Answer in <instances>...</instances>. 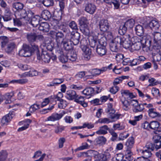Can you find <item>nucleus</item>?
Returning <instances> with one entry per match:
<instances>
[{
  "label": "nucleus",
  "mask_w": 161,
  "mask_h": 161,
  "mask_svg": "<svg viewBox=\"0 0 161 161\" xmlns=\"http://www.w3.org/2000/svg\"><path fill=\"white\" fill-rule=\"evenodd\" d=\"M63 115L60 114H52L51 116L48 117L46 121H54L58 120L60 119L62 117Z\"/></svg>",
  "instance_id": "5701e85b"
},
{
  "label": "nucleus",
  "mask_w": 161,
  "mask_h": 161,
  "mask_svg": "<svg viewBox=\"0 0 161 161\" xmlns=\"http://www.w3.org/2000/svg\"><path fill=\"white\" fill-rule=\"evenodd\" d=\"M80 34L78 32H72L70 35L69 40L74 45H77L79 42Z\"/></svg>",
  "instance_id": "1a4fd4ad"
},
{
  "label": "nucleus",
  "mask_w": 161,
  "mask_h": 161,
  "mask_svg": "<svg viewBox=\"0 0 161 161\" xmlns=\"http://www.w3.org/2000/svg\"><path fill=\"white\" fill-rule=\"evenodd\" d=\"M62 13V11H54L53 15L54 17H56L57 19H54L52 22V24L56 23L57 25L59 24V19H61Z\"/></svg>",
  "instance_id": "aec40b11"
},
{
  "label": "nucleus",
  "mask_w": 161,
  "mask_h": 161,
  "mask_svg": "<svg viewBox=\"0 0 161 161\" xmlns=\"http://www.w3.org/2000/svg\"><path fill=\"white\" fill-rule=\"evenodd\" d=\"M43 3L45 6L48 7L53 5V0H44Z\"/></svg>",
  "instance_id": "864d4df0"
},
{
  "label": "nucleus",
  "mask_w": 161,
  "mask_h": 161,
  "mask_svg": "<svg viewBox=\"0 0 161 161\" xmlns=\"http://www.w3.org/2000/svg\"><path fill=\"white\" fill-rule=\"evenodd\" d=\"M125 132L120 133L119 136V140H124V139L126 138L129 136V134L127 133L126 135H125Z\"/></svg>",
  "instance_id": "338daca9"
},
{
  "label": "nucleus",
  "mask_w": 161,
  "mask_h": 161,
  "mask_svg": "<svg viewBox=\"0 0 161 161\" xmlns=\"http://www.w3.org/2000/svg\"><path fill=\"white\" fill-rule=\"evenodd\" d=\"M130 41L131 45H132V44H134L135 43H136L138 41H140L141 39L136 36H133L132 35H130Z\"/></svg>",
  "instance_id": "a18cd8bd"
},
{
  "label": "nucleus",
  "mask_w": 161,
  "mask_h": 161,
  "mask_svg": "<svg viewBox=\"0 0 161 161\" xmlns=\"http://www.w3.org/2000/svg\"><path fill=\"white\" fill-rule=\"evenodd\" d=\"M101 41V39H96L93 38L89 41V44L91 47L92 48L97 47V46L100 44L99 42Z\"/></svg>",
  "instance_id": "c85d7f7f"
},
{
  "label": "nucleus",
  "mask_w": 161,
  "mask_h": 161,
  "mask_svg": "<svg viewBox=\"0 0 161 161\" xmlns=\"http://www.w3.org/2000/svg\"><path fill=\"white\" fill-rule=\"evenodd\" d=\"M42 17H44L46 16L47 18H50L52 16V14L50 13L49 11H43L42 13Z\"/></svg>",
  "instance_id": "0e129e2a"
},
{
  "label": "nucleus",
  "mask_w": 161,
  "mask_h": 161,
  "mask_svg": "<svg viewBox=\"0 0 161 161\" xmlns=\"http://www.w3.org/2000/svg\"><path fill=\"white\" fill-rule=\"evenodd\" d=\"M38 75V72L35 70H31L28 72H25L23 74V76L24 77L26 76H29L33 77L36 76Z\"/></svg>",
  "instance_id": "e433bc0d"
},
{
  "label": "nucleus",
  "mask_w": 161,
  "mask_h": 161,
  "mask_svg": "<svg viewBox=\"0 0 161 161\" xmlns=\"http://www.w3.org/2000/svg\"><path fill=\"white\" fill-rule=\"evenodd\" d=\"M68 60L73 62L76 60L77 58V54L73 50L69 51L67 54Z\"/></svg>",
  "instance_id": "b1692460"
},
{
  "label": "nucleus",
  "mask_w": 161,
  "mask_h": 161,
  "mask_svg": "<svg viewBox=\"0 0 161 161\" xmlns=\"http://www.w3.org/2000/svg\"><path fill=\"white\" fill-rule=\"evenodd\" d=\"M1 40V47H4L6 44L8 42V40L7 38L5 36H3L0 38Z\"/></svg>",
  "instance_id": "603ef678"
},
{
  "label": "nucleus",
  "mask_w": 161,
  "mask_h": 161,
  "mask_svg": "<svg viewBox=\"0 0 161 161\" xmlns=\"http://www.w3.org/2000/svg\"><path fill=\"white\" fill-rule=\"evenodd\" d=\"M146 105L147 103H146L138 104L134 108H132V111L135 113L142 112L144 109V105Z\"/></svg>",
  "instance_id": "a878e982"
},
{
  "label": "nucleus",
  "mask_w": 161,
  "mask_h": 161,
  "mask_svg": "<svg viewBox=\"0 0 161 161\" xmlns=\"http://www.w3.org/2000/svg\"><path fill=\"white\" fill-rule=\"evenodd\" d=\"M105 32V35L106 36L105 37H102L105 38V41H106V38L108 40H111L113 38V36L111 32L107 31Z\"/></svg>",
  "instance_id": "5fc2aeb1"
},
{
  "label": "nucleus",
  "mask_w": 161,
  "mask_h": 161,
  "mask_svg": "<svg viewBox=\"0 0 161 161\" xmlns=\"http://www.w3.org/2000/svg\"><path fill=\"white\" fill-rule=\"evenodd\" d=\"M13 114L12 113H9L8 114L4 116L2 119L1 122L2 125H7L12 119L13 117Z\"/></svg>",
  "instance_id": "6ab92c4d"
},
{
  "label": "nucleus",
  "mask_w": 161,
  "mask_h": 161,
  "mask_svg": "<svg viewBox=\"0 0 161 161\" xmlns=\"http://www.w3.org/2000/svg\"><path fill=\"white\" fill-rule=\"evenodd\" d=\"M51 34L56 36V40L57 43V47H61V43L64 41V34L61 32H52Z\"/></svg>",
  "instance_id": "ddd939ff"
},
{
  "label": "nucleus",
  "mask_w": 161,
  "mask_h": 161,
  "mask_svg": "<svg viewBox=\"0 0 161 161\" xmlns=\"http://www.w3.org/2000/svg\"><path fill=\"white\" fill-rule=\"evenodd\" d=\"M34 53H36L37 57L40 54L38 47L35 44H31V47L24 44L19 52V56L24 57H30Z\"/></svg>",
  "instance_id": "f257e3e1"
},
{
  "label": "nucleus",
  "mask_w": 161,
  "mask_h": 161,
  "mask_svg": "<svg viewBox=\"0 0 161 161\" xmlns=\"http://www.w3.org/2000/svg\"><path fill=\"white\" fill-rule=\"evenodd\" d=\"M94 89L90 87H87L82 92V93L86 96H91L94 92Z\"/></svg>",
  "instance_id": "7c9ffc66"
},
{
  "label": "nucleus",
  "mask_w": 161,
  "mask_h": 161,
  "mask_svg": "<svg viewBox=\"0 0 161 161\" xmlns=\"http://www.w3.org/2000/svg\"><path fill=\"white\" fill-rule=\"evenodd\" d=\"M79 21L81 27L84 28L82 30L86 33H89V31L88 29L87 25L88 22L87 19L85 17H82L80 18Z\"/></svg>",
  "instance_id": "9d476101"
},
{
  "label": "nucleus",
  "mask_w": 161,
  "mask_h": 161,
  "mask_svg": "<svg viewBox=\"0 0 161 161\" xmlns=\"http://www.w3.org/2000/svg\"><path fill=\"white\" fill-rule=\"evenodd\" d=\"M109 47L112 51L116 52L119 51V47H121L119 40L117 36L110 43Z\"/></svg>",
  "instance_id": "423d86ee"
},
{
  "label": "nucleus",
  "mask_w": 161,
  "mask_h": 161,
  "mask_svg": "<svg viewBox=\"0 0 161 161\" xmlns=\"http://www.w3.org/2000/svg\"><path fill=\"white\" fill-rule=\"evenodd\" d=\"M121 101L123 104V109L125 110H128L129 109L128 106L130 105V102L125 98L123 99L121 98Z\"/></svg>",
  "instance_id": "a19ab883"
},
{
  "label": "nucleus",
  "mask_w": 161,
  "mask_h": 161,
  "mask_svg": "<svg viewBox=\"0 0 161 161\" xmlns=\"http://www.w3.org/2000/svg\"><path fill=\"white\" fill-rule=\"evenodd\" d=\"M8 153L5 151H2L0 152V161H4L7 158Z\"/></svg>",
  "instance_id": "79ce46f5"
},
{
  "label": "nucleus",
  "mask_w": 161,
  "mask_h": 161,
  "mask_svg": "<svg viewBox=\"0 0 161 161\" xmlns=\"http://www.w3.org/2000/svg\"><path fill=\"white\" fill-rule=\"evenodd\" d=\"M107 113H108L109 117L113 119L114 121L118 119L121 115L120 114H114L115 110L113 108L108 109Z\"/></svg>",
  "instance_id": "f3484780"
},
{
  "label": "nucleus",
  "mask_w": 161,
  "mask_h": 161,
  "mask_svg": "<svg viewBox=\"0 0 161 161\" xmlns=\"http://www.w3.org/2000/svg\"><path fill=\"white\" fill-rule=\"evenodd\" d=\"M80 47L84 52L85 59L86 60H89L92 53L91 49L85 45H81Z\"/></svg>",
  "instance_id": "9b49d317"
},
{
  "label": "nucleus",
  "mask_w": 161,
  "mask_h": 161,
  "mask_svg": "<svg viewBox=\"0 0 161 161\" xmlns=\"http://www.w3.org/2000/svg\"><path fill=\"white\" fill-rule=\"evenodd\" d=\"M126 155H128V157L126 158H127L129 160H130L131 159H132V158L131 157V156L133 154L131 151V149H129L126 148Z\"/></svg>",
  "instance_id": "e2e57ef3"
},
{
  "label": "nucleus",
  "mask_w": 161,
  "mask_h": 161,
  "mask_svg": "<svg viewBox=\"0 0 161 161\" xmlns=\"http://www.w3.org/2000/svg\"><path fill=\"white\" fill-rule=\"evenodd\" d=\"M135 21L134 19H131L127 20L125 23V25L127 27L128 29L133 28L134 26Z\"/></svg>",
  "instance_id": "58836bf2"
},
{
  "label": "nucleus",
  "mask_w": 161,
  "mask_h": 161,
  "mask_svg": "<svg viewBox=\"0 0 161 161\" xmlns=\"http://www.w3.org/2000/svg\"><path fill=\"white\" fill-rule=\"evenodd\" d=\"M109 132L112 136V137L111 138L112 140L113 141H114L117 137L118 136L117 133L114 132L112 129H111V130H109Z\"/></svg>",
  "instance_id": "680f3d73"
},
{
  "label": "nucleus",
  "mask_w": 161,
  "mask_h": 161,
  "mask_svg": "<svg viewBox=\"0 0 161 161\" xmlns=\"http://www.w3.org/2000/svg\"><path fill=\"white\" fill-rule=\"evenodd\" d=\"M75 101L79 104H80L82 106L84 107L87 106V104L85 102L84 97H83L80 96L78 97L75 99Z\"/></svg>",
  "instance_id": "2f4dec72"
},
{
  "label": "nucleus",
  "mask_w": 161,
  "mask_h": 161,
  "mask_svg": "<svg viewBox=\"0 0 161 161\" xmlns=\"http://www.w3.org/2000/svg\"><path fill=\"white\" fill-rule=\"evenodd\" d=\"M64 49L66 51L71 50L73 48L72 42L69 39L65 37L61 43Z\"/></svg>",
  "instance_id": "2eb2a0df"
},
{
  "label": "nucleus",
  "mask_w": 161,
  "mask_h": 161,
  "mask_svg": "<svg viewBox=\"0 0 161 161\" xmlns=\"http://www.w3.org/2000/svg\"><path fill=\"white\" fill-rule=\"evenodd\" d=\"M106 139L103 136H99L96 138L95 140V144L96 145H103L106 143Z\"/></svg>",
  "instance_id": "393cba45"
},
{
  "label": "nucleus",
  "mask_w": 161,
  "mask_h": 161,
  "mask_svg": "<svg viewBox=\"0 0 161 161\" xmlns=\"http://www.w3.org/2000/svg\"><path fill=\"white\" fill-rule=\"evenodd\" d=\"M40 18L38 16L33 17L31 21V23L34 27H37L40 24Z\"/></svg>",
  "instance_id": "c756f323"
},
{
  "label": "nucleus",
  "mask_w": 161,
  "mask_h": 161,
  "mask_svg": "<svg viewBox=\"0 0 161 161\" xmlns=\"http://www.w3.org/2000/svg\"><path fill=\"white\" fill-rule=\"evenodd\" d=\"M58 58L60 61L63 63H66L68 60L67 54L66 55L61 54L59 56Z\"/></svg>",
  "instance_id": "3c124183"
},
{
  "label": "nucleus",
  "mask_w": 161,
  "mask_h": 161,
  "mask_svg": "<svg viewBox=\"0 0 161 161\" xmlns=\"http://www.w3.org/2000/svg\"><path fill=\"white\" fill-rule=\"evenodd\" d=\"M128 29L127 27L124 24L120 25L119 27V32L120 35H124L126 32L127 30Z\"/></svg>",
  "instance_id": "37998d69"
},
{
  "label": "nucleus",
  "mask_w": 161,
  "mask_h": 161,
  "mask_svg": "<svg viewBox=\"0 0 161 161\" xmlns=\"http://www.w3.org/2000/svg\"><path fill=\"white\" fill-rule=\"evenodd\" d=\"M154 36V41L155 42H161V34L156 32L155 33Z\"/></svg>",
  "instance_id": "de8ad7c7"
},
{
  "label": "nucleus",
  "mask_w": 161,
  "mask_h": 161,
  "mask_svg": "<svg viewBox=\"0 0 161 161\" xmlns=\"http://www.w3.org/2000/svg\"><path fill=\"white\" fill-rule=\"evenodd\" d=\"M37 58L39 60H42L45 63H48L51 59V56L49 53L43 52L41 55H38Z\"/></svg>",
  "instance_id": "4468645a"
},
{
  "label": "nucleus",
  "mask_w": 161,
  "mask_h": 161,
  "mask_svg": "<svg viewBox=\"0 0 161 161\" xmlns=\"http://www.w3.org/2000/svg\"><path fill=\"white\" fill-rule=\"evenodd\" d=\"M150 150V149H147L142 151V153L143 154V156L144 157L147 158H149L151 156L152 153Z\"/></svg>",
  "instance_id": "49530a36"
},
{
  "label": "nucleus",
  "mask_w": 161,
  "mask_h": 161,
  "mask_svg": "<svg viewBox=\"0 0 161 161\" xmlns=\"http://www.w3.org/2000/svg\"><path fill=\"white\" fill-rule=\"evenodd\" d=\"M18 66L19 68L23 70H26L30 68V66L26 64H19Z\"/></svg>",
  "instance_id": "052dcab7"
},
{
  "label": "nucleus",
  "mask_w": 161,
  "mask_h": 161,
  "mask_svg": "<svg viewBox=\"0 0 161 161\" xmlns=\"http://www.w3.org/2000/svg\"><path fill=\"white\" fill-rule=\"evenodd\" d=\"M100 30L103 32H106L109 29V25L108 20L106 19H102L99 22Z\"/></svg>",
  "instance_id": "f8f14e48"
},
{
  "label": "nucleus",
  "mask_w": 161,
  "mask_h": 161,
  "mask_svg": "<svg viewBox=\"0 0 161 161\" xmlns=\"http://www.w3.org/2000/svg\"><path fill=\"white\" fill-rule=\"evenodd\" d=\"M88 153L93 157L94 161H104L106 159V157L104 154L99 153L97 151L90 150L88 151Z\"/></svg>",
  "instance_id": "0eeeda50"
},
{
  "label": "nucleus",
  "mask_w": 161,
  "mask_h": 161,
  "mask_svg": "<svg viewBox=\"0 0 161 161\" xmlns=\"http://www.w3.org/2000/svg\"><path fill=\"white\" fill-rule=\"evenodd\" d=\"M38 28L44 32H48L49 30V25L47 22H42L40 24Z\"/></svg>",
  "instance_id": "4be33fe9"
},
{
  "label": "nucleus",
  "mask_w": 161,
  "mask_h": 161,
  "mask_svg": "<svg viewBox=\"0 0 161 161\" xmlns=\"http://www.w3.org/2000/svg\"><path fill=\"white\" fill-rule=\"evenodd\" d=\"M98 122L101 124H108L112 121H110L109 119L107 118H104L100 119Z\"/></svg>",
  "instance_id": "4d7b16f0"
},
{
  "label": "nucleus",
  "mask_w": 161,
  "mask_h": 161,
  "mask_svg": "<svg viewBox=\"0 0 161 161\" xmlns=\"http://www.w3.org/2000/svg\"><path fill=\"white\" fill-rule=\"evenodd\" d=\"M55 1L59 2L60 10H63L65 7V0H55Z\"/></svg>",
  "instance_id": "09e8293b"
},
{
  "label": "nucleus",
  "mask_w": 161,
  "mask_h": 161,
  "mask_svg": "<svg viewBox=\"0 0 161 161\" xmlns=\"http://www.w3.org/2000/svg\"><path fill=\"white\" fill-rule=\"evenodd\" d=\"M13 7L17 10H21L23 9L24 5L19 2H17L14 3Z\"/></svg>",
  "instance_id": "c03bdc74"
},
{
  "label": "nucleus",
  "mask_w": 161,
  "mask_h": 161,
  "mask_svg": "<svg viewBox=\"0 0 161 161\" xmlns=\"http://www.w3.org/2000/svg\"><path fill=\"white\" fill-rule=\"evenodd\" d=\"M119 90V87L115 86L111 87L110 90V92L113 94H115Z\"/></svg>",
  "instance_id": "bf43d9fd"
},
{
  "label": "nucleus",
  "mask_w": 161,
  "mask_h": 161,
  "mask_svg": "<svg viewBox=\"0 0 161 161\" xmlns=\"http://www.w3.org/2000/svg\"><path fill=\"white\" fill-rule=\"evenodd\" d=\"M153 59L154 61H159L161 59V54L158 52L156 54H155L154 55H153Z\"/></svg>",
  "instance_id": "13d9d810"
},
{
  "label": "nucleus",
  "mask_w": 161,
  "mask_h": 161,
  "mask_svg": "<svg viewBox=\"0 0 161 161\" xmlns=\"http://www.w3.org/2000/svg\"><path fill=\"white\" fill-rule=\"evenodd\" d=\"M40 105L36 104H34L30 107L29 111L31 113H33L36 110L40 108Z\"/></svg>",
  "instance_id": "8fccbe9b"
},
{
  "label": "nucleus",
  "mask_w": 161,
  "mask_h": 161,
  "mask_svg": "<svg viewBox=\"0 0 161 161\" xmlns=\"http://www.w3.org/2000/svg\"><path fill=\"white\" fill-rule=\"evenodd\" d=\"M147 27H149L152 30H156L158 29L159 25L157 20L153 19L147 24Z\"/></svg>",
  "instance_id": "a211bd4d"
},
{
  "label": "nucleus",
  "mask_w": 161,
  "mask_h": 161,
  "mask_svg": "<svg viewBox=\"0 0 161 161\" xmlns=\"http://www.w3.org/2000/svg\"><path fill=\"white\" fill-rule=\"evenodd\" d=\"M119 38L121 47L127 49L131 47L130 40V35H125L122 36H117Z\"/></svg>",
  "instance_id": "39448f33"
},
{
  "label": "nucleus",
  "mask_w": 161,
  "mask_h": 161,
  "mask_svg": "<svg viewBox=\"0 0 161 161\" xmlns=\"http://www.w3.org/2000/svg\"><path fill=\"white\" fill-rule=\"evenodd\" d=\"M78 95L74 90L70 89L66 91V97L69 100H75L78 97Z\"/></svg>",
  "instance_id": "dca6fc26"
},
{
  "label": "nucleus",
  "mask_w": 161,
  "mask_h": 161,
  "mask_svg": "<svg viewBox=\"0 0 161 161\" xmlns=\"http://www.w3.org/2000/svg\"><path fill=\"white\" fill-rule=\"evenodd\" d=\"M121 93L122 95V98H125L124 97V95L128 97L127 98H133L134 96L132 93L130 92L129 90H122L121 91Z\"/></svg>",
  "instance_id": "72a5a7b5"
},
{
  "label": "nucleus",
  "mask_w": 161,
  "mask_h": 161,
  "mask_svg": "<svg viewBox=\"0 0 161 161\" xmlns=\"http://www.w3.org/2000/svg\"><path fill=\"white\" fill-rule=\"evenodd\" d=\"M161 47V42H154L152 50L153 52L156 51L157 53L159 52Z\"/></svg>",
  "instance_id": "c9c22d12"
},
{
  "label": "nucleus",
  "mask_w": 161,
  "mask_h": 161,
  "mask_svg": "<svg viewBox=\"0 0 161 161\" xmlns=\"http://www.w3.org/2000/svg\"><path fill=\"white\" fill-rule=\"evenodd\" d=\"M27 38L30 43L35 42L37 39V35L36 33H31L27 34Z\"/></svg>",
  "instance_id": "bb28decb"
},
{
  "label": "nucleus",
  "mask_w": 161,
  "mask_h": 161,
  "mask_svg": "<svg viewBox=\"0 0 161 161\" xmlns=\"http://www.w3.org/2000/svg\"><path fill=\"white\" fill-rule=\"evenodd\" d=\"M64 81V79L62 78L55 79L53 81L54 84L56 85L62 83Z\"/></svg>",
  "instance_id": "774afa93"
},
{
  "label": "nucleus",
  "mask_w": 161,
  "mask_h": 161,
  "mask_svg": "<svg viewBox=\"0 0 161 161\" xmlns=\"http://www.w3.org/2000/svg\"><path fill=\"white\" fill-rule=\"evenodd\" d=\"M151 44V40L144 39L140 40L136 43L132 44L131 47L132 49L137 51L140 50L142 47L143 48L145 46L147 47H150Z\"/></svg>",
  "instance_id": "7ed1b4c3"
},
{
  "label": "nucleus",
  "mask_w": 161,
  "mask_h": 161,
  "mask_svg": "<svg viewBox=\"0 0 161 161\" xmlns=\"http://www.w3.org/2000/svg\"><path fill=\"white\" fill-rule=\"evenodd\" d=\"M150 128L155 130L154 133L156 135L161 134V125L157 121H152L150 123Z\"/></svg>",
  "instance_id": "6e6552de"
},
{
  "label": "nucleus",
  "mask_w": 161,
  "mask_h": 161,
  "mask_svg": "<svg viewBox=\"0 0 161 161\" xmlns=\"http://www.w3.org/2000/svg\"><path fill=\"white\" fill-rule=\"evenodd\" d=\"M153 143H148L146 147L148 149H150L152 151L155 150L157 151L161 148V136L158 135H156L153 138Z\"/></svg>",
  "instance_id": "f03ea898"
},
{
  "label": "nucleus",
  "mask_w": 161,
  "mask_h": 161,
  "mask_svg": "<svg viewBox=\"0 0 161 161\" xmlns=\"http://www.w3.org/2000/svg\"><path fill=\"white\" fill-rule=\"evenodd\" d=\"M65 141V139L64 137L60 138L58 140V147L59 148H62L63 146V144Z\"/></svg>",
  "instance_id": "69168bd1"
},
{
  "label": "nucleus",
  "mask_w": 161,
  "mask_h": 161,
  "mask_svg": "<svg viewBox=\"0 0 161 161\" xmlns=\"http://www.w3.org/2000/svg\"><path fill=\"white\" fill-rule=\"evenodd\" d=\"M21 11V15L24 18H26V17L30 18L34 14V13L32 12V11Z\"/></svg>",
  "instance_id": "f704fd0d"
},
{
  "label": "nucleus",
  "mask_w": 161,
  "mask_h": 161,
  "mask_svg": "<svg viewBox=\"0 0 161 161\" xmlns=\"http://www.w3.org/2000/svg\"><path fill=\"white\" fill-rule=\"evenodd\" d=\"M85 10H96L97 8L94 4L92 3H85Z\"/></svg>",
  "instance_id": "ea45409f"
},
{
  "label": "nucleus",
  "mask_w": 161,
  "mask_h": 161,
  "mask_svg": "<svg viewBox=\"0 0 161 161\" xmlns=\"http://www.w3.org/2000/svg\"><path fill=\"white\" fill-rule=\"evenodd\" d=\"M69 27L72 29L77 30L78 29L77 25L74 21H71L69 23Z\"/></svg>",
  "instance_id": "6e6d98bb"
},
{
  "label": "nucleus",
  "mask_w": 161,
  "mask_h": 161,
  "mask_svg": "<svg viewBox=\"0 0 161 161\" xmlns=\"http://www.w3.org/2000/svg\"><path fill=\"white\" fill-rule=\"evenodd\" d=\"M107 125H105L99 127V129L96 132V133L98 135H105L108 133L107 131L111 130Z\"/></svg>",
  "instance_id": "412c9836"
},
{
  "label": "nucleus",
  "mask_w": 161,
  "mask_h": 161,
  "mask_svg": "<svg viewBox=\"0 0 161 161\" xmlns=\"http://www.w3.org/2000/svg\"><path fill=\"white\" fill-rule=\"evenodd\" d=\"M134 143L133 138V137H131L130 139H129L127 140L125 145L127 149H131L132 148Z\"/></svg>",
  "instance_id": "4c0bfd02"
},
{
  "label": "nucleus",
  "mask_w": 161,
  "mask_h": 161,
  "mask_svg": "<svg viewBox=\"0 0 161 161\" xmlns=\"http://www.w3.org/2000/svg\"><path fill=\"white\" fill-rule=\"evenodd\" d=\"M15 47L16 45L14 42L9 43L5 49V51L8 53H10L13 52Z\"/></svg>",
  "instance_id": "473e14b6"
},
{
  "label": "nucleus",
  "mask_w": 161,
  "mask_h": 161,
  "mask_svg": "<svg viewBox=\"0 0 161 161\" xmlns=\"http://www.w3.org/2000/svg\"><path fill=\"white\" fill-rule=\"evenodd\" d=\"M135 30L136 34L138 36H141L143 35L144 29L142 25H137L135 28Z\"/></svg>",
  "instance_id": "cd10ccee"
},
{
  "label": "nucleus",
  "mask_w": 161,
  "mask_h": 161,
  "mask_svg": "<svg viewBox=\"0 0 161 161\" xmlns=\"http://www.w3.org/2000/svg\"><path fill=\"white\" fill-rule=\"evenodd\" d=\"M99 42L100 44L97 45L96 48V52L99 55L102 56L105 55L107 53L106 46L107 43L105 41V38H101Z\"/></svg>",
  "instance_id": "20e7f679"
}]
</instances>
